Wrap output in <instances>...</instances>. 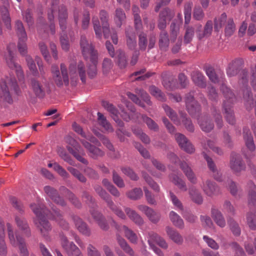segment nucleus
<instances>
[{"mask_svg":"<svg viewBox=\"0 0 256 256\" xmlns=\"http://www.w3.org/2000/svg\"><path fill=\"white\" fill-rule=\"evenodd\" d=\"M30 206L32 212L37 216V219L35 220V224L41 234L45 238L48 239L49 232L52 230V226L49 222L44 218L45 216L55 220L62 228L66 230L68 228V224L62 218V215L58 212L54 208H52L53 213L52 214V216H51L50 212L46 209L44 205L40 202H38V204H32Z\"/></svg>","mask_w":256,"mask_h":256,"instance_id":"obj_1","label":"nucleus"},{"mask_svg":"<svg viewBox=\"0 0 256 256\" xmlns=\"http://www.w3.org/2000/svg\"><path fill=\"white\" fill-rule=\"evenodd\" d=\"M10 86L13 88L16 94H18L20 90L15 79L8 77L0 79V100L10 104L13 103V99L9 90Z\"/></svg>","mask_w":256,"mask_h":256,"instance_id":"obj_2","label":"nucleus"},{"mask_svg":"<svg viewBox=\"0 0 256 256\" xmlns=\"http://www.w3.org/2000/svg\"><path fill=\"white\" fill-rule=\"evenodd\" d=\"M221 90L224 94L226 98L223 106L226 120L229 124H234L235 122V119L233 111L232 110L231 106L229 105V104L232 103L234 102L235 96L231 90L225 85L222 86Z\"/></svg>","mask_w":256,"mask_h":256,"instance_id":"obj_3","label":"nucleus"},{"mask_svg":"<svg viewBox=\"0 0 256 256\" xmlns=\"http://www.w3.org/2000/svg\"><path fill=\"white\" fill-rule=\"evenodd\" d=\"M96 192L104 200L108 207L120 218L126 219V216L122 209L118 207L112 200L110 196L100 186H96L94 187Z\"/></svg>","mask_w":256,"mask_h":256,"instance_id":"obj_4","label":"nucleus"},{"mask_svg":"<svg viewBox=\"0 0 256 256\" xmlns=\"http://www.w3.org/2000/svg\"><path fill=\"white\" fill-rule=\"evenodd\" d=\"M51 70L53 79L58 86H60L64 84L66 86L68 85V75L66 66L64 64L62 63L60 64V72L58 66L56 65H52Z\"/></svg>","mask_w":256,"mask_h":256,"instance_id":"obj_5","label":"nucleus"},{"mask_svg":"<svg viewBox=\"0 0 256 256\" xmlns=\"http://www.w3.org/2000/svg\"><path fill=\"white\" fill-rule=\"evenodd\" d=\"M243 136L246 149L242 150V153L246 159H250L255 156L254 152L256 146L254 142L253 136L248 128H244Z\"/></svg>","mask_w":256,"mask_h":256,"instance_id":"obj_6","label":"nucleus"},{"mask_svg":"<svg viewBox=\"0 0 256 256\" xmlns=\"http://www.w3.org/2000/svg\"><path fill=\"white\" fill-rule=\"evenodd\" d=\"M7 50L8 52V55L6 56V60L8 65L10 68L15 70L20 80H23L24 76L22 68L18 64H16L14 60V50H16L15 44L12 43L10 44L8 46Z\"/></svg>","mask_w":256,"mask_h":256,"instance_id":"obj_7","label":"nucleus"},{"mask_svg":"<svg viewBox=\"0 0 256 256\" xmlns=\"http://www.w3.org/2000/svg\"><path fill=\"white\" fill-rule=\"evenodd\" d=\"M80 47L84 58L87 60H95L98 58V53L94 50L92 45L86 39V36H81L80 39Z\"/></svg>","mask_w":256,"mask_h":256,"instance_id":"obj_8","label":"nucleus"},{"mask_svg":"<svg viewBox=\"0 0 256 256\" xmlns=\"http://www.w3.org/2000/svg\"><path fill=\"white\" fill-rule=\"evenodd\" d=\"M6 227L9 242L13 247H16L25 242L24 239L17 230H14L12 224L7 222Z\"/></svg>","mask_w":256,"mask_h":256,"instance_id":"obj_9","label":"nucleus"},{"mask_svg":"<svg viewBox=\"0 0 256 256\" xmlns=\"http://www.w3.org/2000/svg\"><path fill=\"white\" fill-rule=\"evenodd\" d=\"M16 28L18 37V49L20 52L24 55L26 53L27 46L26 42L27 40V36L23 24L20 21L18 20L16 24Z\"/></svg>","mask_w":256,"mask_h":256,"instance_id":"obj_10","label":"nucleus"},{"mask_svg":"<svg viewBox=\"0 0 256 256\" xmlns=\"http://www.w3.org/2000/svg\"><path fill=\"white\" fill-rule=\"evenodd\" d=\"M137 208L140 211L146 216L152 223L156 224L160 222L161 214L159 212H156L152 208L144 204L138 205Z\"/></svg>","mask_w":256,"mask_h":256,"instance_id":"obj_11","label":"nucleus"},{"mask_svg":"<svg viewBox=\"0 0 256 256\" xmlns=\"http://www.w3.org/2000/svg\"><path fill=\"white\" fill-rule=\"evenodd\" d=\"M175 138L181 148L186 152L192 154L194 152L193 146L184 134H176L175 135Z\"/></svg>","mask_w":256,"mask_h":256,"instance_id":"obj_12","label":"nucleus"},{"mask_svg":"<svg viewBox=\"0 0 256 256\" xmlns=\"http://www.w3.org/2000/svg\"><path fill=\"white\" fill-rule=\"evenodd\" d=\"M200 186L204 192L208 196H212L218 192V188L215 182L208 180L203 181Z\"/></svg>","mask_w":256,"mask_h":256,"instance_id":"obj_13","label":"nucleus"},{"mask_svg":"<svg viewBox=\"0 0 256 256\" xmlns=\"http://www.w3.org/2000/svg\"><path fill=\"white\" fill-rule=\"evenodd\" d=\"M82 146L87 150L88 154L92 158H97L104 156V152L100 148L92 145L88 142L85 140H80Z\"/></svg>","mask_w":256,"mask_h":256,"instance_id":"obj_14","label":"nucleus"},{"mask_svg":"<svg viewBox=\"0 0 256 256\" xmlns=\"http://www.w3.org/2000/svg\"><path fill=\"white\" fill-rule=\"evenodd\" d=\"M5 224L4 220L0 216V255L6 256L8 247L5 241Z\"/></svg>","mask_w":256,"mask_h":256,"instance_id":"obj_15","label":"nucleus"},{"mask_svg":"<svg viewBox=\"0 0 256 256\" xmlns=\"http://www.w3.org/2000/svg\"><path fill=\"white\" fill-rule=\"evenodd\" d=\"M230 167L234 172H239L245 170L246 166L240 155L234 154L230 159Z\"/></svg>","mask_w":256,"mask_h":256,"instance_id":"obj_16","label":"nucleus"},{"mask_svg":"<svg viewBox=\"0 0 256 256\" xmlns=\"http://www.w3.org/2000/svg\"><path fill=\"white\" fill-rule=\"evenodd\" d=\"M174 14L173 11L169 9H164L160 14L158 23V27L160 30L166 28L168 21H170L174 16Z\"/></svg>","mask_w":256,"mask_h":256,"instance_id":"obj_17","label":"nucleus"},{"mask_svg":"<svg viewBox=\"0 0 256 256\" xmlns=\"http://www.w3.org/2000/svg\"><path fill=\"white\" fill-rule=\"evenodd\" d=\"M44 191L54 202L62 206H65L64 200L60 196L56 189L49 186H46L44 187Z\"/></svg>","mask_w":256,"mask_h":256,"instance_id":"obj_18","label":"nucleus"},{"mask_svg":"<svg viewBox=\"0 0 256 256\" xmlns=\"http://www.w3.org/2000/svg\"><path fill=\"white\" fill-rule=\"evenodd\" d=\"M186 104L188 111L190 114L198 112L200 109V105L194 99V95L189 93L186 97Z\"/></svg>","mask_w":256,"mask_h":256,"instance_id":"obj_19","label":"nucleus"},{"mask_svg":"<svg viewBox=\"0 0 256 256\" xmlns=\"http://www.w3.org/2000/svg\"><path fill=\"white\" fill-rule=\"evenodd\" d=\"M180 168L183 171L188 180L192 184H196L197 182V178L192 171V168L185 162H182L180 164Z\"/></svg>","mask_w":256,"mask_h":256,"instance_id":"obj_20","label":"nucleus"},{"mask_svg":"<svg viewBox=\"0 0 256 256\" xmlns=\"http://www.w3.org/2000/svg\"><path fill=\"white\" fill-rule=\"evenodd\" d=\"M30 87L35 94L38 97L43 98L45 95V86L38 80L32 78L30 80Z\"/></svg>","mask_w":256,"mask_h":256,"instance_id":"obj_21","label":"nucleus"},{"mask_svg":"<svg viewBox=\"0 0 256 256\" xmlns=\"http://www.w3.org/2000/svg\"><path fill=\"white\" fill-rule=\"evenodd\" d=\"M124 211L129 218L132 220L135 224L138 226H141L144 224V220L138 214L135 210L129 208H126Z\"/></svg>","mask_w":256,"mask_h":256,"instance_id":"obj_22","label":"nucleus"},{"mask_svg":"<svg viewBox=\"0 0 256 256\" xmlns=\"http://www.w3.org/2000/svg\"><path fill=\"white\" fill-rule=\"evenodd\" d=\"M73 220L76 228L80 233L86 236H90V230L85 222L77 216H74Z\"/></svg>","mask_w":256,"mask_h":256,"instance_id":"obj_23","label":"nucleus"},{"mask_svg":"<svg viewBox=\"0 0 256 256\" xmlns=\"http://www.w3.org/2000/svg\"><path fill=\"white\" fill-rule=\"evenodd\" d=\"M100 16L102 24L104 36L106 38H107L109 37L110 32L108 22V14L106 11L102 10L100 13Z\"/></svg>","mask_w":256,"mask_h":256,"instance_id":"obj_24","label":"nucleus"},{"mask_svg":"<svg viewBox=\"0 0 256 256\" xmlns=\"http://www.w3.org/2000/svg\"><path fill=\"white\" fill-rule=\"evenodd\" d=\"M73 130L78 134H80L82 137L86 138V140H88L90 142H92L98 146H100V142L93 136L86 134L82 130V128L76 123L74 122L72 124Z\"/></svg>","mask_w":256,"mask_h":256,"instance_id":"obj_25","label":"nucleus"},{"mask_svg":"<svg viewBox=\"0 0 256 256\" xmlns=\"http://www.w3.org/2000/svg\"><path fill=\"white\" fill-rule=\"evenodd\" d=\"M166 232L169 238L174 243L182 244L184 242L182 236L176 230L168 226L166 228Z\"/></svg>","mask_w":256,"mask_h":256,"instance_id":"obj_26","label":"nucleus"},{"mask_svg":"<svg viewBox=\"0 0 256 256\" xmlns=\"http://www.w3.org/2000/svg\"><path fill=\"white\" fill-rule=\"evenodd\" d=\"M126 36L127 46L130 50H134L136 46V37L132 28L126 30Z\"/></svg>","mask_w":256,"mask_h":256,"instance_id":"obj_27","label":"nucleus"},{"mask_svg":"<svg viewBox=\"0 0 256 256\" xmlns=\"http://www.w3.org/2000/svg\"><path fill=\"white\" fill-rule=\"evenodd\" d=\"M204 157L207 162L208 168L212 172V176L216 180L221 181L222 180V174L218 170L212 158L206 154H204Z\"/></svg>","mask_w":256,"mask_h":256,"instance_id":"obj_28","label":"nucleus"},{"mask_svg":"<svg viewBox=\"0 0 256 256\" xmlns=\"http://www.w3.org/2000/svg\"><path fill=\"white\" fill-rule=\"evenodd\" d=\"M15 222L18 228L28 236L30 235V230L26 220L22 217L16 216Z\"/></svg>","mask_w":256,"mask_h":256,"instance_id":"obj_29","label":"nucleus"},{"mask_svg":"<svg viewBox=\"0 0 256 256\" xmlns=\"http://www.w3.org/2000/svg\"><path fill=\"white\" fill-rule=\"evenodd\" d=\"M58 18L60 27L64 30L66 28V19L68 18L67 10L65 6L62 5L58 7Z\"/></svg>","mask_w":256,"mask_h":256,"instance_id":"obj_30","label":"nucleus"},{"mask_svg":"<svg viewBox=\"0 0 256 256\" xmlns=\"http://www.w3.org/2000/svg\"><path fill=\"white\" fill-rule=\"evenodd\" d=\"M2 3L4 4V6L0 8V12L2 16V18L3 21L4 22L5 25L7 28L10 30L11 28L10 26V17L9 12L6 6L8 4V0H1Z\"/></svg>","mask_w":256,"mask_h":256,"instance_id":"obj_31","label":"nucleus"},{"mask_svg":"<svg viewBox=\"0 0 256 256\" xmlns=\"http://www.w3.org/2000/svg\"><path fill=\"white\" fill-rule=\"evenodd\" d=\"M212 216L215 222L220 228L226 226V222L222 214L218 210L212 208L211 210Z\"/></svg>","mask_w":256,"mask_h":256,"instance_id":"obj_32","label":"nucleus"},{"mask_svg":"<svg viewBox=\"0 0 256 256\" xmlns=\"http://www.w3.org/2000/svg\"><path fill=\"white\" fill-rule=\"evenodd\" d=\"M148 240H150L151 242L154 243L155 242L160 247L164 249H166L168 248V244L166 241L162 237L160 236L158 234L152 232L148 234Z\"/></svg>","mask_w":256,"mask_h":256,"instance_id":"obj_33","label":"nucleus"},{"mask_svg":"<svg viewBox=\"0 0 256 256\" xmlns=\"http://www.w3.org/2000/svg\"><path fill=\"white\" fill-rule=\"evenodd\" d=\"M188 194L191 200L195 203L201 204L203 198L200 192L195 186H191L188 190Z\"/></svg>","mask_w":256,"mask_h":256,"instance_id":"obj_34","label":"nucleus"},{"mask_svg":"<svg viewBox=\"0 0 256 256\" xmlns=\"http://www.w3.org/2000/svg\"><path fill=\"white\" fill-rule=\"evenodd\" d=\"M192 79L198 86L204 88L206 86V80L203 74L198 71H194L192 73Z\"/></svg>","mask_w":256,"mask_h":256,"instance_id":"obj_35","label":"nucleus"},{"mask_svg":"<svg viewBox=\"0 0 256 256\" xmlns=\"http://www.w3.org/2000/svg\"><path fill=\"white\" fill-rule=\"evenodd\" d=\"M169 217L170 221L174 226L180 229L184 228V224L183 220L175 212L172 210L170 212Z\"/></svg>","mask_w":256,"mask_h":256,"instance_id":"obj_36","label":"nucleus"},{"mask_svg":"<svg viewBox=\"0 0 256 256\" xmlns=\"http://www.w3.org/2000/svg\"><path fill=\"white\" fill-rule=\"evenodd\" d=\"M198 124L201 129L205 132H209L214 128V124L208 116H202L198 120Z\"/></svg>","mask_w":256,"mask_h":256,"instance_id":"obj_37","label":"nucleus"},{"mask_svg":"<svg viewBox=\"0 0 256 256\" xmlns=\"http://www.w3.org/2000/svg\"><path fill=\"white\" fill-rule=\"evenodd\" d=\"M114 21L118 27H121L126 19L124 11L120 8H116L114 14Z\"/></svg>","mask_w":256,"mask_h":256,"instance_id":"obj_38","label":"nucleus"},{"mask_svg":"<svg viewBox=\"0 0 256 256\" xmlns=\"http://www.w3.org/2000/svg\"><path fill=\"white\" fill-rule=\"evenodd\" d=\"M170 179L182 191L186 192L187 190V186L185 182L178 176L172 174L170 176Z\"/></svg>","mask_w":256,"mask_h":256,"instance_id":"obj_39","label":"nucleus"},{"mask_svg":"<svg viewBox=\"0 0 256 256\" xmlns=\"http://www.w3.org/2000/svg\"><path fill=\"white\" fill-rule=\"evenodd\" d=\"M94 218L97 222L98 226L102 230H106L108 228V225L103 216L97 211L94 210L91 212Z\"/></svg>","mask_w":256,"mask_h":256,"instance_id":"obj_40","label":"nucleus"},{"mask_svg":"<svg viewBox=\"0 0 256 256\" xmlns=\"http://www.w3.org/2000/svg\"><path fill=\"white\" fill-rule=\"evenodd\" d=\"M98 120L100 124L108 132H112L114 131L112 127L102 113L98 112Z\"/></svg>","mask_w":256,"mask_h":256,"instance_id":"obj_41","label":"nucleus"},{"mask_svg":"<svg viewBox=\"0 0 256 256\" xmlns=\"http://www.w3.org/2000/svg\"><path fill=\"white\" fill-rule=\"evenodd\" d=\"M98 120L100 124L108 132H112L114 131L112 127L102 113L98 112Z\"/></svg>","mask_w":256,"mask_h":256,"instance_id":"obj_42","label":"nucleus"},{"mask_svg":"<svg viewBox=\"0 0 256 256\" xmlns=\"http://www.w3.org/2000/svg\"><path fill=\"white\" fill-rule=\"evenodd\" d=\"M118 242L121 248L128 254L130 256H134V252L129 246L126 242L119 236H117Z\"/></svg>","mask_w":256,"mask_h":256,"instance_id":"obj_43","label":"nucleus"},{"mask_svg":"<svg viewBox=\"0 0 256 256\" xmlns=\"http://www.w3.org/2000/svg\"><path fill=\"white\" fill-rule=\"evenodd\" d=\"M116 62L120 68H126L127 65V58L124 52L119 50L116 52Z\"/></svg>","mask_w":256,"mask_h":256,"instance_id":"obj_44","label":"nucleus"},{"mask_svg":"<svg viewBox=\"0 0 256 256\" xmlns=\"http://www.w3.org/2000/svg\"><path fill=\"white\" fill-rule=\"evenodd\" d=\"M169 45V38L167 32H162L160 36L159 46L161 50H166Z\"/></svg>","mask_w":256,"mask_h":256,"instance_id":"obj_45","label":"nucleus"},{"mask_svg":"<svg viewBox=\"0 0 256 256\" xmlns=\"http://www.w3.org/2000/svg\"><path fill=\"white\" fill-rule=\"evenodd\" d=\"M149 92L152 96H154L158 100L162 102L166 100L164 94L158 88L155 86H150Z\"/></svg>","mask_w":256,"mask_h":256,"instance_id":"obj_46","label":"nucleus"},{"mask_svg":"<svg viewBox=\"0 0 256 256\" xmlns=\"http://www.w3.org/2000/svg\"><path fill=\"white\" fill-rule=\"evenodd\" d=\"M122 230L124 231L126 237L132 243L136 244L138 240L136 234L128 226H123Z\"/></svg>","mask_w":256,"mask_h":256,"instance_id":"obj_47","label":"nucleus"},{"mask_svg":"<svg viewBox=\"0 0 256 256\" xmlns=\"http://www.w3.org/2000/svg\"><path fill=\"white\" fill-rule=\"evenodd\" d=\"M169 196L170 200H171L176 210L178 211H182L184 210V206L182 204L172 192H170Z\"/></svg>","mask_w":256,"mask_h":256,"instance_id":"obj_48","label":"nucleus"},{"mask_svg":"<svg viewBox=\"0 0 256 256\" xmlns=\"http://www.w3.org/2000/svg\"><path fill=\"white\" fill-rule=\"evenodd\" d=\"M246 223L252 230H256V214L249 212L246 216Z\"/></svg>","mask_w":256,"mask_h":256,"instance_id":"obj_49","label":"nucleus"},{"mask_svg":"<svg viewBox=\"0 0 256 256\" xmlns=\"http://www.w3.org/2000/svg\"><path fill=\"white\" fill-rule=\"evenodd\" d=\"M228 223L232 234L236 236H240L241 230L238 224L232 218L228 220Z\"/></svg>","mask_w":256,"mask_h":256,"instance_id":"obj_50","label":"nucleus"},{"mask_svg":"<svg viewBox=\"0 0 256 256\" xmlns=\"http://www.w3.org/2000/svg\"><path fill=\"white\" fill-rule=\"evenodd\" d=\"M166 113L167 116H169V118L172 120L176 124H180V121L178 118L177 115L176 113L173 110L170 108L166 104H164L162 106Z\"/></svg>","mask_w":256,"mask_h":256,"instance_id":"obj_51","label":"nucleus"},{"mask_svg":"<svg viewBox=\"0 0 256 256\" xmlns=\"http://www.w3.org/2000/svg\"><path fill=\"white\" fill-rule=\"evenodd\" d=\"M142 191L140 188H135L126 193V196L128 197L132 200H136L140 199L142 196Z\"/></svg>","mask_w":256,"mask_h":256,"instance_id":"obj_52","label":"nucleus"},{"mask_svg":"<svg viewBox=\"0 0 256 256\" xmlns=\"http://www.w3.org/2000/svg\"><path fill=\"white\" fill-rule=\"evenodd\" d=\"M227 18L226 14L225 12L222 13L220 16L214 20V28L215 30L218 31L225 24Z\"/></svg>","mask_w":256,"mask_h":256,"instance_id":"obj_53","label":"nucleus"},{"mask_svg":"<svg viewBox=\"0 0 256 256\" xmlns=\"http://www.w3.org/2000/svg\"><path fill=\"white\" fill-rule=\"evenodd\" d=\"M236 30V26L234 20L232 18H230L228 20L226 28L225 34L226 36H231Z\"/></svg>","mask_w":256,"mask_h":256,"instance_id":"obj_54","label":"nucleus"},{"mask_svg":"<svg viewBox=\"0 0 256 256\" xmlns=\"http://www.w3.org/2000/svg\"><path fill=\"white\" fill-rule=\"evenodd\" d=\"M194 34V29L192 26L186 27V32L184 36V42L190 43L192 40Z\"/></svg>","mask_w":256,"mask_h":256,"instance_id":"obj_55","label":"nucleus"},{"mask_svg":"<svg viewBox=\"0 0 256 256\" xmlns=\"http://www.w3.org/2000/svg\"><path fill=\"white\" fill-rule=\"evenodd\" d=\"M59 0H52L51 8L48 12V18L50 22H52L54 20V14L56 12L58 7Z\"/></svg>","mask_w":256,"mask_h":256,"instance_id":"obj_56","label":"nucleus"},{"mask_svg":"<svg viewBox=\"0 0 256 256\" xmlns=\"http://www.w3.org/2000/svg\"><path fill=\"white\" fill-rule=\"evenodd\" d=\"M68 170L72 174V176H74L75 178H76L78 180H80L82 182H86V179L84 177V176L77 169L72 168V167H68L67 168Z\"/></svg>","mask_w":256,"mask_h":256,"instance_id":"obj_57","label":"nucleus"},{"mask_svg":"<svg viewBox=\"0 0 256 256\" xmlns=\"http://www.w3.org/2000/svg\"><path fill=\"white\" fill-rule=\"evenodd\" d=\"M69 73L72 80V84L75 85L78 80L76 68L75 64H71L69 66Z\"/></svg>","mask_w":256,"mask_h":256,"instance_id":"obj_58","label":"nucleus"},{"mask_svg":"<svg viewBox=\"0 0 256 256\" xmlns=\"http://www.w3.org/2000/svg\"><path fill=\"white\" fill-rule=\"evenodd\" d=\"M64 250L68 256H74L80 251L79 248L73 242H70Z\"/></svg>","mask_w":256,"mask_h":256,"instance_id":"obj_59","label":"nucleus"},{"mask_svg":"<svg viewBox=\"0 0 256 256\" xmlns=\"http://www.w3.org/2000/svg\"><path fill=\"white\" fill-rule=\"evenodd\" d=\"M39 47L45 60L48 63L50 62V56L49 54L46 46L42 42H40Z\"/></svg>","mask_w":256,"mask_h":256,"instance_id":"obj_60","label":"nucleus"},{"mask_svg":"<svg viewBox=\"0 0 256 256\" xmlns=\"http://www.w3.org/2000/svg\"><path fill=\"white\" fill-rule=\"evenodd\" d=\"M94 29L96 35V36L98 38H102V30L100 22L97 18L93 17L92 20Z\"/></svg>","mask_w":256,"mask_h":256,"instance_id":"obj_61","label":"nucleus"},{"mask_svg":"<svg viewBox=\"0 0 256 256\" xmlns=\"http://www.w3.org/2000/svg\"><path fill=\"white\" fill-rule=\"evenodd\" d=\"M142 176L146 182L150 185V186L153 188L156 192H158L160 190L159 186L156 183L152 180V178L146 172H142Z\"/></svg>","mask_w":256,"mask_h":256,"instance_id":"obj_62","label":"nucleus"},{"mask_svg":"<svg viewBox=\"0 0 256 256\" xmlns=\"http://www.w3.org/2000/svg\"><path fill=\"white\" fill-rule=\"evenodd\" d=\"M122 172L130 179L134 180H137L138 177L132 169L128 167H124L121 168Z\"/></svg>","mask_w":256,"mask_h":256,"instance_id":"obj_63","label":"nucleus"},{"mask_svg":"<svg viewBox=\"0 0 256 256\" xmlns=\"http://www.w3.org/2000/svg\"><path fill=\"white\" fill-rule=\"evenodd\" d=\"M148 44L146 36L144 33L140 34L138 36V46L141 50H145Z\"/></svg>","mask_w":256,"mask_h":256,"instance_id":"obj_64","label":"nucleus"}]
</instances>
